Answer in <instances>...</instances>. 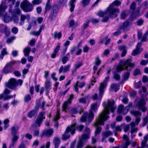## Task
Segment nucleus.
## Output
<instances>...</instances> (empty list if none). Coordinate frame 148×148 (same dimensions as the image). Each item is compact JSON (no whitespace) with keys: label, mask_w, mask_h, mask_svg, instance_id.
<instances>
[{"label":"nucleus","mask_w":148,"mask_h":148,"mask_svg":"<svg viewBox=\"0 0 148 148\" xmlns=\"http://www.w3.org/2000/svg\"><path fill=\"white\" fill-rule=\"evenodd\" d=\"M114 101L110 100H108L107 105H106L105 102H103L102 105L104 106V110L97 118L95 124V126L97 127L95 132V135L99 134L101 130V127L98 125H103L104 121L108 118L109 116L108 115L109 114V110H110L113 112L116 109V107L114 106Z\"/></svg>","instance_id":"obj_1"},{"label":"nucleus","mask_w":148,"mask_h":148,"mask_svg":"<svg viewBox=\"0 0 148 148\" xmlns=\"http://www.w3.org/2000/svg\"><path fill=\"white\" fill-rule=\"evenodd\" d=\"M121 4V2L116 0L114 1L107 8V13L112 18H116L117 16V13H119V10L115 8L114 5L118 6Z\"/></svg>","instance_id":"obj_2"},{"label":"nucleus","mask_w":148,"mask_h":148,"mask_svg":"<svg viewBox=\"0 0 148 148\" xmlns=\"http://www.w3.org/2000/svg\"><path fill=\"white\" fill-rule=\"evenodd\" d=\"M99 105L96 103H93L91 105V109L89 113L88 114L87 112L85 113L81 118V121L84 122L86 120L90 122L93 119L94 115L92 112H95L97 110Z\"/></svg>","instance_id":"obj_3"},{"label":"nucleus","mask_w":148,"mask_h":148,"mask_svg":"<svg viewBox=\"0 0 148 148\" xmlns=\"http://www.w3.org/2000/svg\"><path fill=\"white\" fill-rule=\"evenodd\" d=\"M131 62L132 60L131 59L121 60L120 62L121 64L117 66V71L118 72H119L125 69L127 70L130 71L131 68L133 67L134 66V64L133 63H131Z\"/></svg>","instance_id":"obj_4"},{"label":"nucleus","mask_w":148,"mask_h":148,"mask_svg":"<svg viewBox=\"0 0 148 148\" xmlns=\"http://www.w3.org/2000/svg\"><path fill=\"white\" fill-rule=\"evenodd\" d=\"M110 78L109 76L106 77L103 82L100 84L99 88V96L97 94H95L92 97V99L93 100H101L103 95L105 88L107 86V84Z\"/></svg>","instance_id":"obj_5"},{"label":"nucleus","mask_w":148,"mask_h":148,"mask_svg":"<svg viewBox=\"0 0 148 148\" xmlns=\"http://www.w3.org/2000/svg\"><path fill=\"white\" fill-rule=\"evenodd\" d=\"M75 125L76 123H74L67 128L64 134L62 136V139L63 140H65L69 138L70 134H73L75 133Z\"/></svg>","instance_id":"obj_6"},{"label":"nucleus","mask_w":148,"mask_h":148,"mask_svg":"<svg viewBox=\"0 0 148 148\" xmlns=\"http://www.w3.org/2000/svg\"><path fill=\"white\" fill-rule=\"evenodd\" d=\"M90 131L89 128L85 127L83 135L80 139L77 146V148H82L83 146V140L87 139L89 138L90 135Z\"/></svg>","instance_id":"obj_7"},{"label":"nucleus","mask_w":148,"mask_h":148,"mask_svg":"<svg viewBox=\"0 0 148 148\" xmlns=\"http://www.w3.org/2000/svg\"><path fill=\"white\" fill-rule=\"evenodd\" d=\"M20 6L21 9L25 12H31L33 9L32 4L27 1H23L21 4Z\"/></svg>","instance_id":"obj_8"},{"label":"nucleus","mask_w":148,"mask_h":148,"mask_svg":"<svg viewBox=\"0 0 148 148\" xmlns=\"http://www.w3.org/2000/svg\"><path fill=\"white\" fill-rule=\"evenodd\" d=\"M23 81L21 80L18 79L16 81L14 79L11 78L9 80L8 83L5 85L6 86L12 89L18 85H21Z\"/></svg>","instance_id":"obj_9"},{"label":"nucleus","mask_w":148,"mask_h":148,"mask_svg":"<svg viewBox=\"0 0 148 148\" xmlns=\"http://www.w3.org/2000/svg\"><path fill=\"white\" fill-rule=\"evenodd\" d=\"M147 100L146 98H142L138 101L137 104L138 109L141 110L143 112H146L147 110V108L145 106L146 104V101Z\"/></svg>","instance_id":"obj_10"},{"label":"nucleus","mask_w":148,"mask_h":148,"mask_svg":"<svg viewBox=\"0 0 148 148\" xmlns=\"http://www.w3.org/2000/svg\"><path fill=\"white\" fill-rule=\"evenodd\" d=\"M132 24V22L128 20H126L125 22L119 24V29L120 30H123L124 32L127 31L129 30L130 29L128 28Z\"/></svg>","instance_id":"obj_11"},{"label":"nucleus","mask_w":148,"mask_h":148,"mask_svg":"<svg viewBox=\"0 0 148 148\" xmlns=\"http://www.w3.org/2000/svg\"><path fill=\"white\" fill-rule=\"evenodd\" d=\"M44 115V113L42 112H41L40 113L35 123L33 125V127H40V124L42 122L43 119L45 118V117L43 116Z\"/></svg>","instance_id":"obj_12"},{"label":"nucleus","mask_w":148,"mask_h":148,"mask_svg":"<svg viewBox=\"0 0 148 148\" xmlns=\"http://www.w3.org/2000/svg\"><path fill=\"white\" fill-rule=\"evenodd\" d=\"M57 7L56 6H53L51 11L48 17V19L50 20L51 22H52L55 20L57 15Z\"/></svg>","instance_id":"obj_13"},{"label":"nucleus","mask_w":148,"mask_h":148,"mask_svg":"<svg viewBox=\"0 0 148 148\" xmlns=\"http://www.w3.org/2000/svg\"><path fill=\"white\" fill-rule=\"evenodd\" d=\"M132 103L129 104V106L126 107L124 108V106L123 105H120L118 110V112L119 113H121L123 114H126L128 112L129 109V107L132 106Z\"/></svg>","instance_id":"obj_14"},{"label":"nucleus","mask_w":148,"mask_h":148,"mask_svg":"<svg viewBox=\"0 0 148 148\" xmlns=\"http://www.w3.org/2000/svg\"><path fill=\"white\" fill-rule=\"evenodd\" d=\"M0 30L1 32L5 33L6 37L10 35V32L6 25L2 24H0Z\"/></svg>","instance_id":"obj_15"},{"label":"nucleus","mask_w":148,"mask_h":148,"mask_svg":"<svg viewBox=\"0 0 148 148\" xmlns=\"http://www.w3.org/2000/svg\"><path fill=\"white\" fill-rule=\"evenodd\" d=\"M10 91L8 89H6L3 92V94H1L0 95V99H3L4 100H6L9 99H10L13 97H15V95H14V96L10 95L8 96L7 97H5V95L6 94L9 93Z\"/></svg>","instance_id":"obj_16"},{"label":"nucleus","mask_w":148,"mask_h":148,"mask_svg":"<svg viewBox=\"0 0 148 148\" xmlns=\"http://www.w3.org/2000/svg\"><path fill=\"white\" fill-rule=\"evenodd\" d=\"M112 132L110 131H108L103 132L102 133V139L101 141L102 142H106V139L110 136L112 135Z\"/></svg>","instance_id":"obj_17"},{"label":"nucleus","mask_w":148,"mask_h":148,"mask_svg":"<svg viewBox=\"0 0 148 148\" xmlns=\"http://www.w3.org/2000/svg\"><path fill=\"white\" fill-rule=\"evenodd\" d=\"M73 99V96L72 95H71L70 96L69 98L68 99L67 101H65L63 104L62 106V110L65 111L66 109L67 106L68 105L70 104L71 103V101Z\"/></svg>","instance_id":"obj_18"},{"label":"nucleus","mask_w":148,"mask_h":148,"mask_svg":"<svg viewBox=\"0 0 148 148\" xmlns=\"http://www.w3.org/2000/svg\"><path fill=\"white\" fill-rule=\"evenodd\" d=\"M53 132V131L52 129L45 130L42 132L40 136L41 137L43 136L49 137L52 135Z\"/></svg>","instance_id":"obj_19"},{"label":"nucleus","mask_w":148,"mask_h":148,"mask_svg":"<svg viewBox=\"0 0 148 148\" xmlns=\"http://www.w3.org/2000/svg\"><path fill=\"white\" fill-rule=\"evenodd\" d=\"M13 136L11 139V144L10 146V148L13 147H14L15 144L17 142L19 136L16 134H13Z\"/></svg>","instance_id":"obj_20"},{"label":"nucleus","mask_w":148,"mask_h":148,"mask_svg":"<svg viewBox=\"0 0 148 148\" xmlns=\"http://www.w3.org/2000/svg\"><path fill=\"white\" fill-rule=\"evenodd\" d=\"M101 62V61L99 59L98 56H97L95 58V63L96 65L93 67L94 73H95L98 69V66L99 65Z\"/></svg>","instance_id":"obj_21"},{"label":"nucleus","mask_w":148,"mask_h":148,"mask_svg":"<svg viewBox=\"0 0 148 148\" xmlns=\"http://www.w3.org/2000/svg\"><path fill=\"white\" fill-rule=\"evenodd\" d=\"M85 85V83L83 82L79 83V82H77L74 85V87L75 91L78 92V89L77 87L78 86L80 88H82Z\"/></svg>","instance_id":"obj_22"},{"label":"nucleus","mask_w":148,"mask_h":148,"mask_svg":"<svg viewBox=\"0 0 148 148\" xmlns=\"http://www.w3.org/2000/svg\"><path fill=\"white\" fill-rule=\"evenodd\" d=\"M148 140V134H146L144 136L143 140L141 143V146L140 147L137 148H144L146 146V144Z\"/></svg>","instance_id":"obj_23"},{"label":"nucleus","mask_w":148,"mask_h":148,"mask_svg":"<svg viewBox=\"0 0 148 148\" xmlns=\"http://www.w3.org/2000/svg\"><path fill=\"white\" fill-rule=\"evenodd\" d=\"M83 110L82 107L79 106L76 108L73 109L71 111V112L73 114H75L78 112L81 114Z\"/></svg>","instance_id":"obj_24"},{"label":"nucleus","mask_w":148,"mask_h":148,"mask_svg":"<svg viewBox=\"0 0 148 148\" xmlns=\"http://www.w3.org/2000/svg\"><path fill=\"white\" fill-rule=\"evenodd\" d=\"M143 50V48L141 47H137L136 49L133 51L132 55L135 56L142 52Z\"/></svg>","instance_id":"obj_25"},{"label":"nucleus","mask_w":148,"mask_h":148,"mask_svg":"<svg viewBox=\"0 0 148 148\" xmlns=\"http://www.w3.org/2000/svg\"><path fill=\"white\" fill-rule=\"evenodd\" d=\"M53 143L54 144L55 147L57 148L60 143V138L58 137H56L54 138L53 140Z\"/></svg>","instance_id":"obj_26"},{"label":"nucleus","mask_w":148,"mask_h":148,"mask_svg":"<svg viewBox=\"0 0 148 148\" xmlns=\"http://www.w3.org/2000/svg\"><path fill=\"white\" fill-rule=\"evenodd\" d=\"M130 113L134 116L137 117H140L142 115V113L140 112L139 111L132 110L130 111Z\"/></svg>","instance_id":"obj_27"},{"label":"nucleus","mask_w":148,"mask_h":148,"mask_svg":"<svg viewBox=\"0 0 148 148\" xmlns=\"http://www.w3.org/2000/svg\"><path fill=\"white\" fill-rule=\"evenodd\" d=\"M70 67L69 65H67L64 66V68L62 66L59 69V73H60L62 72H66L68 71Z\"/></svg>","instance_id":"obj_28"},{"label":"nucleus","mask_w":148,"mask_h":148,"mask_svg":"<svg viewBox=\"0 0 148 148\" xmlns=\"http://www.w3.org/2000/svg\"><path fill=\"white\" fill-rule=\"evenodd\" d=\"M44 26L42 25L40 27L39 30L38 31H33L30 32V34L33 35L38 36L40 34L42 29H44Z\"/></svg>","instance_id":"obj_29"},{"label":"nucleus","mask_w":148,"mask_h":148,"mask_svg":"<svg viewBox=\"0 0 148 148\" xmlns=\"http://www.w3.org/2000/svg\"><path fill=\"white\" fill-rule=\"evenodd\" d=\"M50 0H48L45 6V13H46L47 12L49 11L52 8L51 5L50 4Z\"/></svg>","instance_id":"obj_30"},{"label":"nucleus","mask_w":148,"mask_h":148,"mask_svg":"<svg viewBox=\"0 0 148 148\" xmlns=\"http://www.w3.org/2000/svg\"><path fill=\"white\" fill-rule=\"evenodd\" d=\"M7 13H5V14L3 15V21L5 23H8L11 21V17L7 15Z\"/></svg>","instance_id":"obj_31"},{"label":"nucleus","mask_w":148,"mask_h":148,"mask_svg":"<svg viewBox=\"0 0 148 148\" xmlns=\"http://www.w3.org/2000/svg\"><path fill=\"white\" fill-rule=\"evenodd\" d=\"M18 127L17 125H14L12 126L11 128L12 134H16L18 130Z\"/></svg>","instance_id":"obj_32"},{"label":"nucleus","mask_w":148,"mask_h":148,"mask_svg":"<svg viewBox=\"0 0 148 148\" xmlns=\"http://www.w3.org/2000/svg\"><path fill=\"white\" fill-rule=\"evenodd\" d=\"M76 0H71L69 3V6L71 8L70 10L71 12H72L74 10L75 8V5L74 3L75 2Z\"/></svg>","instance_id":"obj_33"},{"label":"nucleus","mask_w":148,"mask_h":148,"mask_svg":"<svg viewBox=\"0 0 148 148\" xmlns=\"http://www.w3.org/2000/svg\"><path fill=\"white\" fill-rule=\"evenodd\" d=\"M123 138L125 141V147L124 148H127V146H128L130 144L129 138L127 135H124L123 137Z\"/></svg>","instance_id":"obj_34"},{"label":"nucleus","mask_w":148,"mask_h":148,"mask_svg":"<svg viewBox=\"0 0 148 148\" xmlns=\"http://www.w3.org/2000/svg\"><path fill=\"white\" fill-rule=\"evenodd\" d=\"M11 20H12L15 23H17L19 21V18L18 15L12 14Z\"/></svg>","instance_id":"obj_35"},{"label":"nucleus","mask_w":148,"mask_h":148,"mask_svg":"<svg viewBox=\"0 0 148 148\" xmlns=\"http://www.w3.org/2000/svg\"><path fill=\"white\" fill-rule=\"evenodd\" d=\"M131 126V134L133 133L136 132L138 130V129L136 128H134V127L135 126V123L134 122H132L130 124Z\"/></svg>","instance_id":"obj_36"},{"label":"nucleus","mask_w":148,"mask_h":148,"mask_svg":"<svg viewBox=\"0 0 148 148\" xmlns=\"http://www.w3.org/2000/svg\"><path fill=\"white\" fill-rule=\"evenodd\" d=\"M3 1H2L0 5V15L3 14L7 8L6 6H3L2 5Z\"/></svg>","instance_id":"obj_37"},{"label":"nucleus","mask_w":148,"mask_h":148,"mask_svg":"<svg viewBox=\"0 0 148 148\" xmlns=\"http://www.w3.org/2000/svg\"><path fill=\"white\" fill-rule=\"evenodd\" d=\"M119 49L121 50H122V52L121 54V56L123 57L126 54L127 50L125 47H119Z\"/></svg>","instance_id":"obj_38"},{"label":"nucleus","mask_w":148,"mask_h":148,"mask_svg":"<svg viewBox=\"0 0 148 148\" xmlns=\"http://www.w3.org/2000/svg\"><path fill=\"white\" fill-rule=\"evenodd\" d=\"M119 86L116 84H112L111 86V88L114 91L116 92L119 89Z\"/></svg>","instance_id":"obj_39"},{"label":"nucleus","mask_w":148,"mask_h":148,"mask_svg":"<svg viewBox=\"0 0 148 148\" xmlns=\"http://www.w3.org/2000/svg\"><path fill=\"white\" fill-rule=\"evenodd\" d=\"M30 49L29 47H27L24 49L23 52L25 56L27 57L29 56L30 52Z\"/></svg>","instance_id":"obj_40"},{"label":"nucleus","mask_w":148,"mask_h":148,"mask_svg":"<svg viewBox=\"0 0 148 148\" xmlns=\"http://www.w3.org/2000/svg\"><path fill=\"white\" fill-rule=\"evenodd\" d=\"M127 16V14L125 11H122L120 14V18L121 19H125Z\"/></svg>","instance_id":"obj_41"},{"label":"nucleus","mask_w":148,"mask_h":148,"mask_svg":"<svg viewBox=\"0 0 148 148\" xmlns=\"http://www.w3.org/2000/svg\"><path fill=\"white\" fill-rule=\"evenodd\" d=\"M26 19L25 16V15H21V16L20 18V21L21 22H20L19 23V25L21 26L24 23V21Z\"/></svg>","instance_id":"obj_42"},{"label":"nucleus","mask_w":148,"mask_h":148,"mask_svg":"<svg viewBox=\"0 0 148 148\" xmlns=\"http://www.w3.org/2000/svg\"><path fill=\"white\" fill-rule=\"evenodd\" d=\"M106 14H108L107 13V9L106 12H103L102 11H99L97 13V15L100 17H102Z\"/></svg>","instance_id":"obj_43"},{"label":"nucleus","mask_w":148,"mask_h":148,"mask_svg":"<svg viewBox=\"0 0 148 148\" xmlns=\"http://www.w3.org/2000/svg\"><path fill=\"white\" fill-rule=\"evenodd\" d=\"M8 65H6L3 70V72L6 74L9 73L11 69L10 66L8 67Z\"/></svg>","instance_id":"obj_44"},{"label":"nucleus","mask_w":148,"mask_h":148,"mask_svg":"<svg viewBox=\"0 0 148 148\" xmlns=\"http://www.w3.org/2000/svg\"><path fill=\"white\" fill-rule=\"evenodd\" d=\"M9 121L8 119H5L3 121L4 124V128L5 129H6L9 126Z\"/></svg>","instance_id":"obj_45"},{"label":"nucleus","mask_w":148,"mask_h":148,"mask_svg":"<svg viewBox=\"0 0 148 148\" xmlns=\"http://www.w3.org/2000/svg\"><path fill=\"white\" fill-rule=\"evenodd\" d=\"M90 21H87L85 23L83 24L82 27L81 28V29L82 31H84L89 26Z\"/></svg>","instance_id":"obj_46"},{"label":"nucleus","mask_w":148,"mask_h":148,"mask_svg":"<svg viewBox=\"0 0 148 148\" xmlns=\"http://www.w3.org/2000/svg\"><path fill=\"white\" fill-rule=\"evenodd\" d=\"M21 13V10L18 8H16L14 10L12 13V14L13 15H18L20 14Z\"/></svg>","instance_id":"obj_47"},{"label":"nucleus","mask_w":148,"mask_h":148,"mask_svg":"<svg viewBox=\"0 0 148 148\" xmlns=\"http://www.w3.org/2000/svg\"><path fill=\"white\" fill-rule=\"evenodd\" d=\"M90 1V0H82L81 3L82 6H85L88 5Z\"/></svg>","instance_id":"obj_48"},{"label":"nucleus","mask_w":148,"mask_h":148,"mask_svg":"<svg viewBox=\"0 0 148 148\" xmlns=\"http://www.w3.org/2000/svg\"><path fill=\"white\" fill-rule=\"evenodd\" d=\"M148 116L143 119V126H145L147 123L148 122V112L147 113Z\"/></svg>","instance_id":"obj_49"},{"label":"nucleus","mask_w":148,"mask_h":148,"mask_svg":"<svg viewBox=\"0 0 148 148\" xmlns=\"http://www.w3.org/2000/svg\"><path fill=\"white\" fill-rule=\"evenodd\" d=\"M61 33L59 32L58 33L57 32H55L54 33L53 37L54 38H56L58 37V39H60L61 37Z\"/></svg>","instance_id":"obj_50"},{"label":"nucleus","mask_w":148,"mask_h":148,"mask_svg":"<svg viewBox=\"0 0 148 148\" xmlns=\"http://www.w3.org/2000/svg\"><path fill=\"white\" fill-rule=\"evenodd\" d=\"M122 126L123 127L125 132H127L130 128V126L129 124L126 125L125 124H123Z\"/></svg>","instance_id":"obj_51"},{"label":"nucleus","mask_w":148,"mask_h":148,"mask_svg":"<svg viewBox=\"0 0 148 148\" xmlns=\"http://www.w3.org/2000/svg\"><path fill=\"white\" fill-rule=\"evenodd\" d=\"M36 112V111L34 110H32L28 114V116L30 118H31L32 117V116H33L35 114Z\"/></svg>","instance_id":"obj_52"},{"label":"nucleus","mask_w":148,"mask_h":148,"mask_svg":"<svg viewBox=\"0 0 148 148\" xmlns=\"http://www.w3.org/2000/svg\"><path fill=\"white\" fill-rule=\"evenodd\" d=\"M130 75V74L129 72H127V73H125L123 75V78L124 80H127L129 77Z\"/></svg>","instance_id":"obj_53"},{"label":"nucleus","mask_w":148,"mask_h":148,"mask_svg":"<svg viewBox=\"0 0 148 148\" xmlns=\"http://www.w3.org/2000/svg\"><path fill=\"white\" fill-rule=\"evenodd\" d=\"M15 37L14 36H12L8 38L6 42L7 43H10L14 40L15 39Z\"/></svg>","instance_id":"obj_54"},{"label":"nucleus","mask_w":148,"mask_h":148,"mask_svg":"<svg viewBox=\"0 0 148 148\" xmlns=\"http://www.w3.org/2000/svg\"><path fill=\"white\" fill-rule=\"evenodd\" d=\"M114 78L116 80L120 79V77L119 75L117 73H115L113 76Z\"/></svg>","instance_id":"obj_55"},{"label":"nucleus","mask_w":148,"mask_h":148,"mask_svg":"<svg viewBox=\"0 0 148 148\" xmlns=\"http://www.w3.org/2000/svg\"><path fill=\"white\" fill-rule=\"evenodd\" d=\"M31 99L30 95H27L25 96L24 98V101L25 102H27L28 101L31 100Z\"/></svg>","instance_id":"obj_56"},{"label":"nucleus","mask_w":148,"mask_h":148,"mask_svg":"<svg viewBox=\"0 0 148 148\" xmlns=\"http://www.w3.org/2000/svg\"><path fill=\"white\" fill-rule=\"evenodd\" d=\"M136 4L135 2H132L130 6V9L132 10H134L136 7Z\"/></svg>","instance_id":"obj_57"},{"label":"nucleus","mask_w":148,"mask_h":148,"mask_svg":"<svg viewBox=\"0 0 148 148\" xmlns=\"http://www.w3.org/2000/svg\"><path fill=\"white\" fill-rule=\"evenodd\" d=\"M51 86V83L49 81L47 80L45 83L46 87L48 89Z\"/></svg>","instance_id":"obj_58"},{"label":"nucleus","mask_w":148,"mask_h":148,"mask_svg":"<svg viewBox=\"0 0 148 148\" xmlns=\"http://www.w3.org/2000/svg\"><path fill=\"white\" fill-rule=\"evenodd\" d=\"M41 1L40 0H34L32 1V3L34 5H38L41 3Z\"/></svg>","instance_id":"obj_59"},{"label":"nucleus","mask_w":148,"mask_h":148,"mask_svg":"<svg viewBox=\"0 0 148 148\" xmlns=\"http://www.w3.org/2000/svg\"><path fill=\"white\" fill-rule=\"evenodd\" d=\"M82 65V62H80L76 64L75 65V68L77 69L79 68Z\"/></svg>","instance_id":"obj_60"},{"label":"nucleus","mask_w":148,"mask_h":148,"mask_svg":"<svg viewBox=\"0 0 148 148\" xmlns=\"http://www.w3.org/2000/svg\"><path fill=\"white\" fill-rule=\"evenodd\" d=\"M142 5L144 6V9H147L148 8V2L147 1H146L143 3Z\"/></svg>","instance_id":"obj_61"},{"label":"nucleus","mask_w":148,"mask_h":148,"mask_svg":"<svg viewBox=\"0 0 148 148\" xmlns=\"http://www.w3.org/2000/svg\"><path fill=\"white\" fill-rule=\"evenodd\" d=\"M144 22V21L143 19H140L138 20L137 21V25L139 26L141 25Z\"/></svg>","instance_id":"obj_62"},{"label":"nucleus","mask_w":148,"mask_h":148,"mask_svg":"<svg viewBox=\"0 0 148 148\" xmlns=\"http://www.w3.org/2000/svg\"><path fill=\"white\" fill-rule=\"evenodd\" d=\"M12 32L14 34H16L18 32V28L15 27H13L12 29Z\"/></svg>","instance_id":"obj_63"},{"label":"nucleus","mask_w":148,"mask_h":148,"mask_svg":"<svg viewBox=\"0 0 148 148\" xmlns=\"http://www.w3.org/2000/svg\"><path fill=\"white\" fill-rule=\"evenodd\" d=\"M68 60V58L66 56L64 57L62 59V62L63 64H65Z\"/></svg>","instance_id":"obj_64"}]
</instances>
